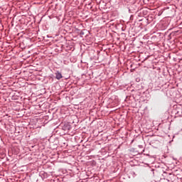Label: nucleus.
Instances as JSON below:
<instances>
[{
    "label": "nucleus",
    "instance_id": "obj_1",
    "mask_svg": "<svg viewBox=\"0 0 182 182\" xmlns=\"http://www.w3.org/2000/svg\"><path fill=\"white\" fill-rule=\"evenodd\" d=\"M55 75V79H57V80H60V79L63 77V76L62 75V73L59 71H56Z\"/></svg>",
    "mask_w": 182,
    "mask_h": 182
},
{
    "label": "nucleus",
    "instance_id": "obj_2",
    "mask_svg": "<svg viewBox=\"0 0 182 182\" xmlns=\"http://www.w3.org/2000/svg\"><path fill=\"white\" fill-rule=\"evenodd\" d=\"M85 32H86V30H82V31L80 32V35L81 36H83V35H85Z\"/></svg>",
    "mask_w": 182,
    "mask_h": 182
},
{
    "label": "nucleus",
    "instance_id": "obj_3",
    "mask_svg": "<svg viewBox=\"0 0 182 182\" xmlns=\"http://www.w3.org/2000/svg\"><path fill=\"white\" fill-rule=\"evenodd\" d=\"M178 113H180V112H177V114H178Z\"/></svg>",
    "mask_w": 182,
    "mask_h": 182
},
{
    "label": "nucleus",
    "instance_id": "obj_4",
    "mask_svg": "<svg viewBox=\"0 0 182 182\" xmlns=\"http://www.w3.org/2000/svg\"><path fill=\"white\" fill-rule=\"evenodd\" d=\"M181 114H182V111L181 112Z\"/></svg>",
    "mask_w": 182,
    "mask_h": 182
}]
</instances>
